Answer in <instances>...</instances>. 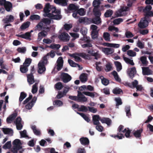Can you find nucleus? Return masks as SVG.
<instances>
[{"instance_id": "obj_1", "label": "nucleus", "mask_w": 153, "mask_h": 153, "mask_svg": "<svg viewBox=\"0 0 153 153\" xmlns=\"http://www.w3.org/2000/svg\"><path fill=\"white\" fill-rule=\"evenodd\" d=\"M68 11L75 10L77 11V13L80 16H84L85 13V9L84 8H81L79 9V6L76 5L74 4H69L68 7Z\"/></svg>"}, {"instance_id": "obj_2", "label": "nucleus", "mask_w": 153, "mask_h": 153, "mask_svg": "<svg viewBox=\"0 0 153 153\" xmlns=\"http://www.w3.org/2000/svg\"><path fill=\"white\" fill-rule=\"evenodd\" d=\"M13 145L12 151L14 153H17L19 150L22 148L20 140L18 139H15L13 142Z\"/></svg>"}, {"instance_id": "obj_3", "label": "nucleus", "mask_w": 153, "mask_h": 153, "mask_svg": "<svg viewBox=\"0 0 153 153\" xmlns=\"http://www.w3.org/2000/svg\"><path fill=\"white\" fill-rule=\"evenodd\" d=\"M148 19V17L145 16L142 18L138 24V27L142 29L147 27L149 25V22L147 20Z\"/></svg>"}, {"instance_id": "obj_4", "label": "nucleus", "mask_w": 153, "mask_h": 153, "mask_svg": "<svg viewBox=\"0 0 153 153\" xmlns=\"http://www.w3.org/2000/svg\"><path fill=\"white\" fill-rule=\"evenodd\" d=\"M61 78L62 81L66 83L70 81L72 79L71 77L68 74L62 73L61 74Z\"/></svg>"}, {"instance_id": "obj_5", "label": "nucleus", "mask_w": 153, "mask_h": 153, "mask_svg": "<svg viewBox=\"0 0 153 153\" xmlns=\"http://www.w3.org/2000/svg\"><path fill=\"white\" fill-rule=\"evenodd\" d=\"M45 63L44 61L40 62L38 64V73L39 74H42L46 70V68L45 66Z\"/></svg>"}, {"instance_id": "obj_6", "label": "nucleus", "mask_w": 153, "mask_h": 153, "mask_svg": "<svg viewBox=\"0 0 153 153\" xmlns=\"http://www.w3.org/2000/svg\"><path fill=\"white\" fill-rule=\"evenodd\" d=\"M59 38L61 40L64 42H67L69 40L70 36L68 33L65 32H63L59 35Z\"/></svg>"}, {"instance_id": "obj_7", "label": "nucleus", "mask_w": 153, "mask_h": 153, "mask_svg": "<svg viewBox=\"0 0 153 153\" xmlns=\"http://www.w3.org/2000/svg\"><path fill=\"white\" fill-rule=\"evenodd\" d=\"M78 102H84L87 101V98L81 92L78 91Z\"/></svg>"}, {"instance_id": "obj_8", "label": "nucleus", "mask_w": 153, "mask_h": 153, "mask_svg": "<svg viewBox=\"0 0 153 153\" xmlns=\"http://www.w3.org/2000/svg\"><path fill=\"white\" fill-rule=\"evenodd\" d=\"M37 100V98L36 97H34L31 101L27 103L25 106L26 109L30 110L33 106Z\"/></svg>"}, {"instance_id": "obj_9", "label": "nucleus", "mask_w": 153, "mask_h": 153, "mask_svg": "<svg viewBox=\"0 0 153 153\" xmlns=\"http://www.w3.org/2000/svg\"><path fill=\"white\" fill-rule=\"evenodd\" d=\"M152 9L151 5H148L145 7L143 10V12L144 13V16L146 17H148L149 14L150 13Z\"/></svg>"}, {"instance_id": "obj_10", "label": "nucleus", "mask_w": 153, "mask_h": 153, "mask_svg": "<svg viewBox=\"0 0 153 153\" xmlns=\"http://www.w3.org/2000/svg\"><path fill=\"white\" fill-rule=\"evenodd\" d=\"M102 118L98 115H94L92 117V120L94 124L95 125H100V123L99 122V121H100V120Z\"/></svg>"}, {"instance_id": "obj_11", "label": "nucleus", "mask_w": 153, "mask_h": 153, "mask_svg": "<svg viewBox=\"0 0 153 153\" xmlns=\"http://www.w3.org/2000/svg\"><path fill=\"white\" fill-rule=\"evenodd\" d=\"M14 17L12 15L7 16L6 17L2 20V21L5 23H8L13 22L14 20Z\"/></svg>"}, {"instance_id": "obj_12", "label": "nucleus", "mask_w": 153, "mask_h": 153, "mask_svg": "<svg viewBox=\"0 0 153 153\" xmlns=\"http://www.w3.org/2000/svg\"><path fill=\"white\" fill-rule=\"evenodd\" d=\"M54 2L56 4L63 7L67 5L68 1L67 0H54Z\"/></svg>"}, {"instance_id": "obj_13", "label": "nucleus", "mask_w": 153, "mask_h": 153, "mask_svg": "<svg viewBox=\"0 0 153 153\" xmlns=\"http://www.w3.org/2000/svg\"><path fill=\"white\" fill-rule=\"evenodd\" d=\"M4 6L5 10L7 12L11 11L13 9L12 4L9 1H7Z\"/></svg>"}, {"instance_id": "obj_14", "label": "nucleus", "mask_w": 153, "mask_h": 153, "mask_svg": "<svg viewBox=\"0 0 153 153\" xmlns=\"http://www.w3.org/2000/svg\"><path fill=\"white\" fill-rule=\"evenodd\" d=\"M16 36L18 37H20L25 39H28L29 40H30L31 39V34L29 32H26L25 33L22 34L16 35Z\"/></svg>"}, {"instance_id": "obj_15", "label": "nucleus", "mask_w": 153, "mask_h": 153, "mask_svg": "<svg viewBox=\"0 0 153 153\" xmlns=\"http://www.w3.org/2000/svg\"><path fill=\"white\" fill-rule=\"evenodd\" d=\"M128 71V73L130 77L131 78H133L134 76V74L136 72V68L135 67H134L129 69Z\"/></svg>"}, {"instance_id": "obj_16", "label": "nucleus", "mask_w": 153, "mask_h": 153, "mask_svg": "<svg viewBox=\"0 0 153 153\" xmlns=\"http://www.w3.org/2000/svg\"><path fill=\"white\" fill-rule=\"evenodd\" d=\"M79 141L81 144L84 146H88L89 143V141L88 138L82 137L79 139Z\"/></svg>"}, {"instance_id": "obj_17", "label": "nucleus", "mask_w": 153, "mask_h": 153, "mask_svg": "<svg viewBox=\"0 0 153 153\" xmlns=\"http://www.w3.org/2000/svg\"><path fill=\"white\" fill-rule=\"evenodd\" d=\"M143 131V129L141 128L136 131H134L133 134L134 136L136 138H139L141 137V134Z\"/></svg>"}, {"instance_id": "obj_18", "label": "nucleus", "mask_w": 153, "mask_h": 153, "mask_svg": "<svg viewBox=\"0 0 153 153\" xmlns=\"http://www.w3.org/2000/svg\"><path fill=\"white\" fill-rule=\"evenodd\" d=\"M102 51L105 54L109 55L113 53L114 52V50L113 48H103Z\"/></svg>"}, {"instance_id": "obj_19", "label": "nucleus", "mask_w": 153, "mask_h": 153, "mask_svg": "<svg viewBox=\"0 0 153 153\" xmlns=\"http://www.w3.org/2000/svg\"><path fill=\"white\" fill-rule=\"evenodd\" d=\"M27 80L30 85L33 84L34 82V76L32 73L27 75Z\"/></svg>"}, {"instance_id": "obj_20", "label": "nucleus", "mask_w": 153, "mask_h": 153, "mask_svg": "<svg viewBox=\"0 0 153 153\" xmlns=\"http://www.w3.org/2000/svg\"><path fill=\"white\" fill-rule=\"evenodd\" d=\"M100 121L102 123H105L108 126L110 125L111 123V120L110 118L106 117H103L102 118Z\"/></svg>"}, {"instance_id": "obj_21", "label": "nucleus", "mask_w": 153, "mask_h": 153, "mask_svg": "<svg viewBox=\"0 0 153 153\" xmlns=\"http://www.w3.org/2000/svg\"><path fill=\"white\" fill-rule=\"evenodd\" d=\"M2 130L4 134L13 135V131L12 129L7 128H2Z\"/></svg>"}, {"instance_id": "obj_22", "label": "nucleus", "mask_w": 153, "mask_h": 153, "mask_svg": "<svg viewBox=\"0 0 153 153\" xmlns=\"http://www.w3.org/2000/svg\"><path fill=\"white\" fill-rule=\"evenodd\" d=\"M30 23L27 21L24 23L20 26V28L22 30H23L28 28L30 25Z\"/></svg>"}, {"instance_id": "obj_23", "label": "nucleus", "mask_w": 153, "mask_h": 153, "mask_svg": "<svg viewBox=\"0 0 153 153\" xmlns=\"http://www.w3.org/2000/svg\"><path fill=\"white\" fill-rule=\"evenodd\" d=\"M96 7L94 8L93 9V11L94 15L95 17H100L101 15V13L99 8H96Z\"/></svg>"}, {"instance_id": "obj_24", "label": "nucleus", "mask_w": 153, "mask_h": 153, "mask_svg": "<svg viewBox=\"0 0 153 153\" xmlns=\"http://www.w3.org/2000/svg\"><path fill=\"white\" fill-rule=\"evenodd\" d=\"M28 65H24L23 64V65H21L20 67V71L22 73H26L28 70Z\"/></svg>"}, {"instance_id": "obj_25", "label": "nucleus", "mask_w": 153, "mask_h": 153, "mask_svg": "<svg viewBox=\"0 0 153 153\" xmlns=\"http://www.w3.org/2000/svg\"><path fill=\"white\" fill-rule=\"evenodd\" d=\"M114 100L116 102V108H119V106L120 105H121L123 103L120 97H118L115 98Z\"/></svg>"}, {"instance_id": "obj_26", "label": "nucleus", "mask_w": 153, "mask_h": 153, "mask_svg": "<svg viewBox=\"0 0 153 153\" xmlns=\"http://www.w3.org/2000/svg\"><path fill=\"white\" fill-rule=\"evenodd\" d=\"M34 134L36 135H40L41 134L40 131L36 128V126L35 125H32L31 126Z\"/></svg>"}, {"instance_id": "obj_27", "label": "nucleus", "mask_w": 153, "mask_h": 153, "mask_svg": "<svg viewBox=\"0 0 153 153\" xmlns=\"http://www.w3.org/2000/svg\"><path fill=\"white\" fill-rule=\"evenodd\" d=\"M114 63L116 68L117 71L118 72L120 71L122 69V66L121 63L118 61H116Z\"/></svg>"}, {"instance_id": "obj_28", "label": "nucleus", "mask_w": 153, "mask_h": 153, "mask_svg": "<svg viewBox=\"0 0 153 153\" xmlns=\"http://www.w3.org/2000/svg\"><path fill=\"white\" fill-rule=\"evenodd\" d=\"M27 94L24 92H22L20 93V96L19 97V104L20 105L22 100L26 97Z\"/></svg>"}, {"instance_id": "obj_29", "label": "nucleus", "mask_w": 153, "mask_h": 153, "mask_svg": "<svg viewBox=\"0 0 153 153\" xmlns=\"http://www.w3.org/2000/svg\"><path fill=\"white\" fill-rule=\"evenodd\" d=\"M140 60L143 66H147L148 62L147 60V58L145 56H142L140 57Z\"/></svg>"}, {"instance_id": "obj_30", "label": "nucleus", "mask_w": 153, "mask_h": 153, "mask_svg": "<svg viewBox=\"0 0 153 153\" xmlns=\"http://www.w3.org/2000/svg\"><path fill=\"white\" fill-rule=\"evenodd\" d=\"M123 133H126L125 136L127 138H128L130 137V134L131 132V130L128 128L124 129L122 131Z\"/></svg>"}, {"instance_id": "obj_31", "label": "nucleus", "mask_w": 153, "mask_h": 153, "mask_svg": "<svg viewBox=\"0 0 153 153\" xmlns=\"http://www.w3.org/2000/svg\"><path fill=\"white\" fill-rule=\"evenodd\" d=\"M51 6L49 3H47L45 5L44 8V11L45 13H48L50 12V9L51 8Z\"/></svg>"}, {"instance_id": "obj_32", "label": "nucleus", "mask_w": 153, "mask_h": 153, "mask_svg": "<svg viewBox=\"0 0 153 153\" xmlns=\"http://www.w3.org/2000/svg\"><path fill=\"white\" fill-rule=\"evenodd\" d=\"M101 19L100 17H95L94 18H93L92 19V23L96 24H100L101 22V21L100 20Z\"/></svg>"}, {"instance_id": "obj_33", "label": "nucleus", "mask_w": 153, "mask_h": 153, "mask_svg": "<svg viewBox=\"0 0 153 153\" xmlns=\"http://www.w3.org/2000/svg\"><path fill=\"white\" fill-rule=\"evenodd\" d=\"M111 136L112 137H113L115 138L117 137L119 139H121L125 137L124 136L123 134L120 133H118L117 134L111 135Z\"/></svg>"}, {"instance_id": "obj_34", "label": "nucleus", "mask_w": 153, "mask_h": 153, "mask_svg": "<svg viewBox=\"0 0 153 153\" xmlns=\"http://www.w3.org/2000/svg\"><path fill=\"white\" fill-rule=\"evenodd\" d=\"M55 88L58 90H60L63 87L62 83L60 82L56 83L54 86Z\"/></svg>"}, {"instance_id": "obj_35", "label": "nucleus", "mask_w": 153, "mask_h": 153, "mask_svg": "<svg viewBox=\"0 0 153 153\" xmlns=\"http://www.w3.org/2000/svg\"><path fill=\"white\" fill-rule=\"evenodd\" d=\"M68 62L70 65L72 67H75L77 66L78 67H79V64L76 63L72 60L70 59H68Z\"/></svg>"}, {"instance_id": "obj_36", "label": "nucleus", "mask_w": 153, "mask_h": 153, "mask_svg": "<svg viewBox=\"0 0 153 153\" xmlns=\"http://www.w3.org/2000/svg\"><path fill=\"white\" fill-rule=\"evenodd\" d=\"M113 11L111 10H107L104 14V16L106 18L110 17L113 14Z\"/></svg>"}, {"instance_id": "obj_37", "label": "nucleus", "mask_w": 153, "mask_h": 153, "mask_svg": "<svg viewBox=\"0 0 153 153\" xmlns=\"http://www.w3.org/2000/svg\"><path fill=\"white\" fill-rule=\"evenodd\" d=\"M76 53L70 54V56L74 58L75 59V60L76 62H80L82 61V59L79 56H76Z\"/></svg>"}, {"instance_id": "obj_38", "label": "nucleus", "mask_w": 153, "mask_h": 153, "mask_svg": "<svg viewBox=\"0 0 153 153\" xmlns=\"http://www.w3.org/2000/svg\"><path fill=\"white\" fill-rule=\"evenodd\" d=\"M123 58L124 60L126 63L130 64L132 65H134V63L132 60H131L130 59L125 57H124Z\"/></svg>"}, {"instance_id": "obj_39", "label": "nucleus", "mask_w": 153, "mask_h": 153, "mask_svg": "<svg viewBox=\"0 0 153 153\" xmlns=\"http://www.w3.org/2000/svg\"><path fill=\"white\" fill-rule=\"evenodd\" d=\"M100 4V2L99 0H94L93 2V5L94 8H99Z\"/></svg>"}, {"instance_id": "obj_40", "label": "nucleus", "mask_w": 153, "mask_h": 153, "mask_svg": "<svg viewBox=\"0 0 153 153\" xmlns=\"http://www.w3.org/2000/svg\"><path fill=\"white\" fill-rule=\"evenodd\" d=\"M112 92L114 94H120L121 92H123L122 90L121 89L117 88L114 89Z\"/></svg>"}, {"instance_id": "obj_41", "label": "nucleus", "mask_w": 153, "mask_h": 153, "mask_svg": "<svg viewBox=\"0 0 153 153\" xmlns=\"http://www.w3.org/2000/svg\"><path fill=\"white\" fill-rule=\"evenodd\" d=\"M40 17L38 15L33 14L31 15L30 17V19L32 20H38L40 19Z\"/></svg>"}, {"instance_id": "obj_42", "label": "nucleus", "mask_w": 153, "mask_h": 153, "mask_svg": "<svg viewBox=\"0 0 153 153\" xmlns=\"http://www.w3.org/2000/svg\"><path fill=\"white\" fill-rule=\"evenodd\" d=\"M79 79L82 82H86L87 79L85 74L84 73L82 74L79 76Z\"/></svg>"}, {"instance_id": "obj_43", "label": "nucleus", "mask_w": 153, "mask_h": 153, "mask_svg": "<svg viewBox=\"0 0 153 153\" xmlns=\"http://www.w3.org/2000/svg\"><path fill=\"white\" fill-rule=\"evenodd\" d=\"M98 31H92L91 33L92 38L94 39L97 38L98 36Z\"/></svg>"}, {"instance_id": "obj_44", "label": "nucleus", "mask_w": 153, "mask_h": 153, "mask_svg": "<svg viewBox=\"0 0 153 153\" xmlns=\"http://www.w3.org/2000/svg\"><path fill=\"white\" fill-rule=\"evenodd\" d=\"M88 107L83 105H81L79 108V111L87 112L88 110Z\"/></svg>"}, {"instance_id": "obj_45", "label": "nucleus", "mask_w": 153, "mask_h": 153, "mask_svg": "<svg viewBox=\"0 0 153 153\" xmlns=\"http://www.w3.org/2000/svg\"><path fill=\"white\" fill-rule=\"evenodd\" d=\"M110 35L107 32H104L103 33V36L105 40L107 41H110Z\"/></svg>"}, {"instance_id": "obj_46", "label": "nucleus", "mask_w": 153, "mask_h": 153, "mask_svg": "<svg viewBox=\"0 0 153 153\" xmlns=\"http://www.w3.org/2000/svg\"><path fill=\"white\" fill-rule=\"evenodd\" d=\"M11 147V142L10 141L7 142L3 146L2 148L4 149H9Z\"/></svg>"}, {"instance_id": "obj_47", "label": "nucleus", "mask_w": 153, "mask_h": 153, "mask_svg": "<svg viewBox=\"0 0 153 153\" xmlns=\"http://www.w3.org/2000/svg\"><path fill=\"white\" fill-rule=\"evenodd\" d=\"M84 94L92 98H94L95 97L94 93L88 91H84L82 92Z\"/></svg>"}, {"instance_id": "obj_48", "label": "nucleus", "mask_w": 153, "mask_h": 153, "mask_svg": "<svg viewBox=\"0 0 153 153\" xmlns=\"http://www.w3.org/2000/svg\"><path fill=\"white\" fill-rule=\"evenodd\" d=\"M37 84L38 83H36L33 86L31 91L32 93L33 94H35L37 92L38 89L37 87Z\"/></svg>"}, {"instance_id": "obj_49", "label": "nucleus", "mask_w": 153, "mask_h": 153, "mask_svg": "<svg viewBox=\"0 0 153 153\" xmlns=\"http://www.w3.org/2000/svg\"><path fill=\"white\" fill-rule=\"evenodd\" d=\"M60 47V45L59 44H52L50 46H48L49 48L53 49H58Z\"/></svg>"}, {"instance_id": "obj_50", "label": "nucleus", "mask_w": 153, "mask_h": 153, "mask_svg": "<svg viewBox=\"0 0 153 153\" xmlns=\"http://www.w3.org/2000/svg\"><path fill=\"white\" fill-rule=\"evenodd\" d=\"M17 51L19 53H25L26 51V48L25 47H19L17 48Z\"/></svg>"}, {"instance_id": "obj_51", "label": "nucleus", "mask_w": 153, "mask_h": 153, "mask_svg": "<svg viewBox=\"0 0 153 153\" xmlns=\"http://www.w3.org/2000/svg\"><path fill=\"white\" fill-rule=\"evenodd\" d=\"M43 24L41 22L38 23L35 27V29L34 30H38L40 31L42 30V28L43 27Z\"/></svg>"}, {"instance_id": "obj_52", "label": "nucleus", "mask_w": 153, "mask_h": 153, "mask_svg": "<svg viewBox=\"0 0 153 153\" xmlns=\"http://www.w3.org/2000/svg\"><path fill=\"white\" fill-rule=\"evenodd\" d=\"M105 67L106 68L105 69V70L107 72L110 71L112 68V66L110 63H108L107 64Z\"/></svg>"}, {"instance_id": "obj_53", "label": "nucleus", "mask_w": 153, "mask_h": 153, "mask_svg": "<svg viewBox=\"0 0 153 153\" xmlns=\"http://www.w3.org/2000/svg\"><path fill=\"white\" fill-rule=\"evenodd\" d=\"M101 77H102L103 78V79H101L102 83L105 85H107L109 83V80L108 79L104 78L103 76H102L100 77V78H101Z\"/></svg>"}, {"instance_id": "obj_54", "label": "nucleus", "mask_w": 153, "mask_h": 153, "mask_svg": "<svg viewBox=\"0 0 153 153\" xmlns=\"http://www.w3.org/2000/svg\"><path fill=\"white\" fill-rule=\"evenodd\" d=\"M123 19L122 18H119L114 19L113 21V23L115 25H118L120 23L123 22Z\"/></svg>"}, {"instance_id": "obj_55", "label": "nucleus", "mask_w": 153, "mask_h": 153, "mask_svg": "<svg viewBox=\"0 0 153 153\" xmlns=\"http://www.w3.org/2000/svg\"><path fill=\"white\" fill-rule=\"evenodd\" d=\"M127 54L131 56H136V53L132 50H129L127 51Z\"/></svg>"}, {"instance_id": "obj_56", "label": "nucleus", "mask_w": 153, "mask_h": 153, "mask_svg": "<svg viewBox=\"0 0 153 153\" xmlns=\"http://www.w3.org/2000/svg\"><path fill=\"white\" fill-rule=\"evenodd\" d=\"M123 12V10L120 9L117 11L115 13V16L116 17H118L121 16H123L122 14V13Z\"/></svg>"}, {"instance_id": "obj_57", "label": "nucleus", "mask_w": 153, "mask_h": 153, "mask_svg": "<svg viewBox=\"0 0 153 153\" xmlns=\"http://www.w3.org/2000/svg\"><path fill=\"white\" fill-rule=\"evenodd\" d=\"M64 27L65 30H68L72 27V25L71 24H65L64 25Z\"/></svg>"}, {"instance_id": "obj_58", "label": "nucleus", "mask_w": 153, "mask_h": 153, "mask_svg": "<svg viewBox=\"0 0 153 153\" xmlns=\"http://www.w3.org/2000/svg\"><path fill=\"white\" fill-rule=\"evenodd\" d=\"M47 35V31L44 30L39 33L38 34V36L45 37Z\"/></svg>"}, {"instance_id": "obj_59", "label": "nucleus", "mask_w": 153, "mask_h": 153, "mask_svg": "<svg viewBox=\"0 0 153 153\" xmlns=\"http://www.w3.org/2000/svg\"><path fill=\"white\" fill-rule=\"evenodd\" d=\"M142 72L143 75H148L149 73V68H148L145 67L142 68Z\"/></svg>"}, {"instance_id": "obj_60", "label": "nucleus", "mask_w": 153, "mask_h": 153, "mask_svg": "<svg viewBox=\"0 0 153 153\" xmlns=\"http://www.w3.org/2000/svg\"><path fill=\"white\" fill-rule=\"evenodd\" d=\"M62 16L60 14L54 15L53 16L52 19L59 20L62 19Z\"/></svg>"}, {"instance_id": "obj_61", "label": "nucleus", "mask_w": 153, "mask_h": 153, "mask_svg": "<svg viewBox=\"0 0 153 153\" xmlns=\"http://www.w3.org/2000/svg\"><path fill=\"white\" fill-rule=\"evenodd\" d=\"M33 97L32 95H29V97L27 98L23 102L22 104L25 105L28 102L31 100Z\"/></svg>"}, {"instance_id": "obj_62", "label": "nucleus", "mask_w": 153, "mask_h": 153, "mask_svg": "<svg viewBox=\"0 0 153 153\" xmlns=\"http://www.w3.org/2000/svg\"><path fill=\"white\" fill-rule=\"evenodd\" d=\"M33 97L32 95H29V97L27 98L23 102L22 104L25 105L28 102L31 100Z\"/></svg>"}, {"instance_id": "obj_63", "label": "nucleus", "mask_w": 153, "mask_h": 153, "mask_svg": "<svg viewBox=\"0 0 153 153\" xmlns=\"http://www.w3.org/2000/svg\"><path fill=\"white\" fill-rule=\"evenodd\" d=\"M65 96L62 92V91H58V94L56 96V98L57 99H60Z\"/></svg>"}, {"instance_id": "obj_64", "label": "nucleus", "mask_w": 153, "mask_h": 153, "mask_svg": "<svg viewBox=\"0 0 153 153\" xmlns=\"http://www.w3.org/2000/svg\"><path fill=\"white\" fill-rule=\"evenodd\" d=\"M42 22L46 25H49L51 23V20L47 18L43 19H42Z\"/></svg>"}]
</instances>
